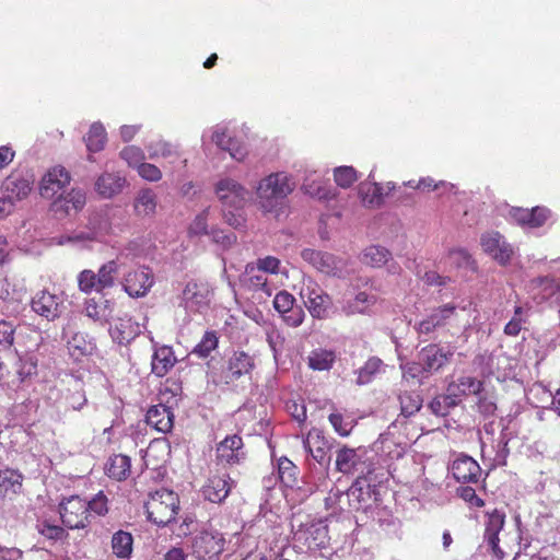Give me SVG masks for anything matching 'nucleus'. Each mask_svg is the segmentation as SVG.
I'll return each instance as SVG.
<instances>
[{"instance_id": "16", "label": "nucleus", "mask_w": 560, "mask_h": 560, "mask_svg": "<svg viewBox=\"0 0 560 560\" xmlns=\"http://www.w3.org/2000/svg\"><path fill=\"white\" fill-rule=\"evenodd\" d=\"M183 303L190 312H201L211 300V291L205 283L188 282L183 290Z\"/></svg>"}, {"instance_id": "9", "label": "nucleus", "mask_w": 560, "mask_h": 560, "mask_svg": "<svg viewBox=\"0 0 560 560\" xmlns=\"http://www.w3.org/2000/svg\"><path fill=\"white\" fill-rule=\"evenodd\" d=\"M246 457L244 443L237 434L228 435L215 448L217 463L223 466L240 464Z\"/></svg>"}, {"instance_id": "35", "label": "nucleus", "mask_w": 560, "mask_h": 560, "mask_svg": "<svg viewBox=\"0 0 560 560\" xmlns=\"http://www.w3.org/2000/svg\"><path fill=\"white\" fill-rule=\"evenodd\" d=\"M95 349L92 339L83 332H74L68 340V350L71 357L79 360L81 357L91 354Z\"/></svg>"}, {"instance_id": "34", "label": "nucleus", "mask_w": 560, "mask_h": 560, "mask_svg": "<svg viewBox=\"0 0 560 560\" xmlns=\"http://www.w3.org/2000/svg\"><path fill=\"white\" fill-rule=\"evenodd\" d=\"M22 481L23 476L15 469L0 470V495L8 497L19 493L22 489Z\"/></svg>"}, {"instance_id": "38", "label": "nucleus", "mask_w": 560, "mask_h": 560, "mask_svg": "<svg viewBox=\"0 0 560 560\" xmlns=\"http://www.w3.org/2000/svg\"><path fill=\"white\" fill-rule=\"evenodd\" d=\"M392 258L388 249L377 245L366 247L361 256L362 264L372 268H381L385 266Z\"/></svg>"}, {"instance_id": "62", "label": "nucleus", "mask_w": 560, "mask_h": 560, "mask_svg": "<svg viewBox=\"0 0 560 560\" xmlns=\"http://www.w3.org/2000/svg\"><path fill=\"white\" fill-rule=\"evenodd\" d=\"M138 174L141 178L148 182H159L162 178V172L161 170L151 163L143 162L142 164L138 165Z\"/></svg>"}, {"instance_id": "28", "label": "nucleus", "mask_w": 560, "mask_h": 560, "mask_svg": "<svg viewBox=\"0 0 560 560\" xmlns=\"http://www.w3.org/2000/svg\"><path fill=\"white\" fill-rule=\"evenodd\" d=\"M140 332V327L131 317H118L109 328L110 337L119 345L128 343Z\"/></svg>"}, {"instance_id": "15", "label": "nucleus", "mask_w": 560, "mask_h": 560, "mask_svg": "<svg viewBox=\"0 0 560 560\" xmlns=\"http://www.w3.org/2000/svg\"><path fill=\"white\" fill-rule=\"evenodd\" d=\"M454 352L450 349H443L438 345H429L424 347L418 354L421 361L422 370L427 374H432L447 364Z\"/></svg>"}, {"instance_id": "46", "label": "nucleus", "mask_w": 560, "mask_h": 560, "mask_svg": "<svg viewBox=\"0 0 560 560\" xmlns=\"http://www.w3.org/2000/svg\"><path fill=\"white\" fill-rule=\"evenodd\" d=\"M106 228H89L88 231L74 232L67 237L60 240V244L66 242L85 243L92 241H100L105 233Z\"/></svg>"}, {"instance_id": "26", "label": "nucleus", "mask_w": 560, "mask_h": 560, "mask_svg": "<svg viewBox=\"0 0 560 560\" xmlns=\"http://www.w3.org/2000/svg\"><path fill=\"white\" fill-rule=\"evenodd\" d=\"M145 420L147 423L156 431L167 433L173 428L174 413L171 411L170 407L159 404L149 408Z\"/></svg>"}, {"instance_id": "33", "label": "nucleus", "mask_w": 560, "mask_h": 560, "mask_svg": "<svg viewBox=\"0 0 560 560\" xmlns=\"http://www.w3.org/2000/svg\"><path fill=\"white\" fill-rule=\"evenodd\" d=\"M359 465H361V458L355 450L342 447L337 452L336 468L338 471L342 474L361 472Z\"/></svg>"}, {"instance_id": "32", "label": "nucleus", "mask_w": 560, "mask_h": 560, "mask_svg": "<svg viewBox=\"0 0 560 560\" xmlns=\"http://www.w3.org/2000/svg\"><path fill=\"white\" fill-rule=\"evenodd\" d=\"M337 359L331 349L316 348L307 355V365L313 371H329Z\"/></svg>"}, {"instance_id": "53", "label": "nucleus", "mask_w": 560, "mask_h": 560, "mask_svg": "<svg viewBox=\"0 0 560 560\" xmlns=\"http://www.w3.org/2000/svg\"><path fill=\"white\" fill-rule=\"evenodd\" d=\"M37 372V361L33 355H25L19 358L16 362V373L20 381L23 382Z\"/></svg>"}, {"instance_id": "44", "label": "nucleus", "mask_w": 560, "mask_h": 560, "mask_svg": "<svg viewBox=\"0 0 560 560\" xmlns=\"http://www.w3.org/2000/svg\"><path fill=\"white\" fill-rule=\"evenodd\" d=\"M118 272V264L116 260H109L101 268L98 269L96 276H97V283L98 288L101 289V292L104 289L112 288L115 283V278Z\"/></svg>"}, {"instance_id": "48", "label": "nucleus", "mask_w": 560, "mask_h": 560, "mask_svg": "<svg viewBox=\"0 0 560 560\" xmlns=\"http://www.w3.org/2000/svg\"><path fill=\"white\" fill-rule=\"evenodd\" d=\"M316 172L305 176L302 189L305 194L318 198V199H327L329 198L328 190L323 187L320 182L318 180V176H315Z\"/></svg>"}, {"instance_id": "22", "label": "nucleus", "mask_w": 560, "mask_h": 560, "mask_svg": "<svg viewBox=\"0 0 560 560\" xmlns=\"http://www.w3.org/2000/svg\"><path fill=\"white\" fill-rule=\"evenodd\" d=\"M70 174L62 166H55L47 172L40 183V195L52 198L70 183Z\"/></svg>"}, {"instance_id": "5", "label": "nucleus", "mask_w": 560, "mask_h": 560, "mask_svg": "<svg viewBox=\"0 0 560 560\" xmlns=\"http://www.w3.org/2000/svg\"><path fill=\"white\" fill-rule=\"evenodd\" d=\"M225 540L218 532L203 530L191 542L192 555L198 560H215L224 549Z\"/></svg>"}, {"instance_id": "24", "label": "nucleus", "mask_w": 560, "mask_h": 560, "mask_svg": "<svg viewBox=\"0 0 560 560\" xmlns=\"http://www.w3.org/2000/svg\"><path fill=\"white\" fill-rule=\"evenodd\" d=\"M126 185L125 176L119 173L104 172L96 178L94 188L102 198L109 199L120 194Z\"/></svg>"}, {"instance_id": "58", "label": "nucleus", "mask_w": 560, "mask_h": 560, "mask_svg": "<svg viewBox=\"0 0 560 560\" xmlns=\"http://www.w3.org/2000/svg\"><path fill=\"white\" fill-rule=\"evenodd\" d=\"M120 158L125 160L129 166L136 168L144 162V153L142 149L135 145L124 148L120 151Z\"/></svg>"}, {"instance_id": "64", "label": "nucleus", "mask_w": 560, "mask_h": 560, "mask_svg": "<svg viewBox=\"0 0 560 560\" xmlns=\"http://www.w3.org/2000/svg\"><path fill=\"white\" fill-rule=\"evenodd\" d=\"M283 320L291 327L300 326L305 317V313L301 306L293 305L288 313L281 315Z\"/></svg>"}, {"instance_id": "50", "label": "nucleus", "mask_w": 560, "mask_h": 560, "mask_svg": "<svg viewBox=\"0 0 560 560\" xmlns=\"http://www.w3.org/2000/svg\"><path fill=\"white\" fill-rule=\"evenodd\" d=\"M218 336L214 331H206L202 339L196 345L191 353L196 354L198 358L205 359L218 347Z\"/></svg>"}, {"instance_id": "45", "label": "nucleus", "mask_w": 560, "mask_h": 560, "mask_svg": "<svg viewBox=\"0 0 560 560\" xmlns=\"http://www.w3.org/2000/svg\"><path fill=\"white\" fill-rule=\"evenodd\" d=\"M458 406L455 399L446 390V394L434 397L429 404V408L435 416L445 417L450 410Z\"/></svg>"}, {"instance_id": "54", "label": "nucleus", "mask_w": 560, "mask_h": 560, "mask_svg": "<svg viewBox=\"0 0 560 560\" xmlns=\"http://www.w3.org/2000/svg\"><path fill=\"white\" fill-rule=\"evenodd\" d=\"M78 284L82 292L91 293L92 291L101 292L97 283V276L94 271L85 269L78 276Z\"/></svg>"}, {"instance_id": "39", "label": "nucleus", "mask_w": 560, "mask_h": 560, "mask_svg": "<svg viewBox=\"0 0 560 560\" xmlns=\"http://www.w3.org/2000/svg\"><path fill=\"white\" fill-rule=\"evenodd\" d=\"M383 369L384 363L380 358L368 359L364 365L355 372L358 374L357 384L361 386L371 383L377 374L383 372Z\"/></svg>"}, {"instance_id": "14", "label": "nucleus", "mask_w": 560, "mask_h": 560, "mask_svg": "<svg viewBox=\"0 0 560 560\" xmlns=\"http://www.w3.org/2000/svg\"><path fill=\"white\" fill-rule=\"evenodd\" d=\"M32 308L38 315L52 320L62 313L63 299L61 295L43 290L33 298Z\"/></svg>"}, {"instance_id": "41", "label": "nucleus", "mask_w": 560, "mask_h": 560, "mask_svg": "<svg viewBox=\"0 0 560 560\" xmlns=\"http://www.w3.org/2000/svg\"><path fill=\"white\" fill-rule=\"evenodd\" d=\"M132 535L125 530L116 532L112 537L113 552L121 559L130 557L132 552Z\"/></svg>"}, {"instance_id": "63", "label": "nucleus", "mask_w": 560, "mask_h": 560, "mask_svg": "<svg viewBox=\"0 0 560 560\" xmlns=\"http://www.w3.org/2000/svg\"><path fill=\"white\" fill-rule=\"evenodd\" d=\"M14 326L10 322L0 320V347L9 348L14 341Z\"/></svg>"}, {"instance_id": "18", "label": "nucleus", "mask_w": 560, "mask_h": 560, "mask_svg": "<svg viewBox=\"0 0 560 560\" xmlns=\"http://www.w3.org/2000/svg\"><path fill=\"white\" fill-rule=\"evenodd\" d=\"M481 246L483 250L492 256L500 264H506L512 254L513 248L508 244L504 237L498 232H489L481 236Z\"/></svg>"}, {"instance_id": "29", "label": "nucleus", "mask_w": 560, "mask_h": 560, "mask_svg": "<svg viewBox=\"0 0 560 560\" xmlns=\"http://www.w3.org/2000/svg\"><path fill=\"white\" fill-rule=\"evenodd\" d=\"M377 298L368 294L364 291L358 292L353 298L340 302L341 311L345 315L368 314L369 310L375 305Z\"/></svg>"}, {"instance_id": "7", "label": "nucleus", "mask_w": 560, "mask_h": 560, "mask_svg": "<svg viewBox=\"0 0 560 560\" xmlns=\"http://www.w3.org/2000/svg\"><path fill=\"white\" fill-rule=\"evenodd\" d=\"M60 517L67 527L83 528L89 523L88 502L78 495H72L60 503Z\"/></svg>"}, {"instance_id": "13", "label": "nucleus", "mask_w": 560, "mask_h": 560, "mask_svg": "<svg viewBox=\"0 0 560 560\" xmlns=\"http://www.w3.org/2000/svg\"><path fill=\"white\" fill-rule=\"evenodd\" d=\"M301 295L311 315L316 318H325L331 306V298L317 284L307 285L302 289Z\"/></svg>"}, {"instance_id": "36", "label": "nucleus", "mask_w": 560, "mask_h": 560, "mask_svg": "<svg viewBox=\"0 0 560 560\" xmlns=\"http://www.w3.org/2000/svg\"><path fill=\"white\" fill-rule=\"evenodd\" d=\"M130 458L122 454L109 457L105 470L108 477L116 480H124L130 475Z\"/></svg>"}, {"instance_id": "6", "label": "nucleus", "mask_w": 560, "mask_h": 560, "mask_svg": "<svg viewBox=\"0 0 560 560\" xmlns=\"http://www.w3.org/2000/svg\"><path fill=\"white\" fill-rule=\"evenodd\" d=\"M459 314L457 307L454 304H445L433 308L425 318L420 320L416 329L419 334L429 335L435 331L438 328L458 324Z\"/></svg>"}, {"instance_id": "23", "label": "nucleus", "mask_w": 560, "mask_h": 560, "mask_svg": "<svg viewBox=\"0 0 560 560\" xmlns=\"http://www.w3.org/2000/svg\"><path fill=\"white\" fill-rule=\"evenodd\" d=\"M482 387L483 382L481 380L469 375H462L447 385V392L459 405L464 397L480 394Z\"/></svg>"}, {"instance_id": "27", "label": "nucleus", "mask_w": 560, "mask_h": 560, "mask_svg": "<svg viewBox=\"0 0 560 560\" xmlns=\"http://www.w3.org/2000/svg\"><path fill=\"white\" fill-rule=\"evenodd\" d=\"M33 180L31 176L21 173H12L3 183V188L8 197L14 202L25 198L32 189Z\"/></svg>"}, {"instance_id": "20", "label": "nucleus", "mask_w": 560, "mask_h": 560, "mask_svg": "<svg viewBox=\"0 0 560 560\" xmlns=\"http://www.w3.org/2000/svg\"><path fill=\"white\" fill-rule=\"evenodd\" d=\"M85 194L80 189H72L60 195L51 205V210L59 217L70 215L80 211L85 205Z\"/></svg>"}, {"instance_id": "31", "label": "nucleus", "mask_w": 560, "mask_h": 560, "mask_svg": "<svg viewBox=\"0 0 560 560\" xmlns=\"http://www.w3.org/2000/svg\"><path fill=\"white\" fill-rule=\"evenodd\" d=\"M158 208V195L152 188L140 189L133 200V210L138 217H153Z\"/></svg>"}, {"instance_id": "57", "label": "nucleus", "mask_w": 560, "mask_h": 560, "mask_svg": "<svg viewBox=\"0 0 560 560\" xmlns=\"http://www.w3.org/2000/svg\"><path fill=\"white\" fill-rule=\"evenodd\" d=\"M85 314L95 323L104 325L108 320V314L105 306L97 305L94 300H89L85 303Z\"/></svg>"}, {"instance_id": "37", "label": "nucleus", "mask_w": 560, "mask_h": 560, "mask_svg": "<svg viewBox=\"0 0 560 560\" xmlns=\"http://www.w3.org/2000/svg\"><path fill=\"white\" fill-rule=\"evenodd\" d=\"M147 151L149 153V158L154 159H165L170 160L173 163L175 160L179 158V152L177 147L165 141V140H155L145 145Z\"/></svg>"}, {"instance_id": "21", "label": "nucleus", "mask_w": 560, "mask_h": 560, "mask_svg": "<svg viewBox=\"0 0 560 560\" xmlns=\"http://www.w3.org/2000/svg\"><path fill=\"white\" fill-rule=\"evenodd\" d=\"M454 478L459 482H478L481 476L479 464L470 456L459 455L451 466Z\"/></svg>"}, {"instance_id": "61", "label": "nucleus", "mask_w": 560, "mask_h": 560, "mask_svg": "<svg viewBox=\"0 0 560 560\" xmlns=\"http://www.w3.org/2000/svg\"><path fill=\"white\" fill-rule=\"evenodd\" d=\"M211 141L214 142L221 150L226 149L229 143H234V138L225 127L217 126L211 130Z\"/></svg>"}, {"instance_id": "4", "label": "nucleus", "mask_w": 560, "mask_h": 560, "mask_svg": "<svg viewBox=\"0 0 560 560\" xmlns=\"http://www.w3.org/2000/svg\"><path fill=\"white\" fill-rule=\"evenodd\" d=\"M243 289L250 294V299L256 303H262L270 298L275 291V287L268 278L257 271L254 265L248 264L245 272L241 278Z\"/></svg>"}, {"instance_id": "40", "label": "nucleus", "mask_w": 560, "mask_h": 560, "mask_svg": "<svg viewBox=\"0 0 560 560\" xmlns=\"http://www.w3.org/2000/svg\"><path fill=\"white\" fill-rule=\"evenodd\" d=\"M359 196L369 207H377L383 201V188L377 183L363 182L359 186Z\"/></svg>"}, {"instance_id": "30", "label": "nucleus", "mask_w": 560, "mask_h": 560, "mask_svg": "<svg viewBox=\"0 0 560 560\" xmlns=\"http://www.w3.org/2000/svg\"><path fill=\"white\" fill-rule=\"evenodd\" d=\"M177 359L171 347H159L155 349L152 355V373L159 377H162L168 373V371L175 365Z\"/></svg>"}, {"instance_id": "2", "label": "nucleus", "mask_w": 560, "mask_h": 560, "mask_svg": "<svg viewBox=\"0 0 560 560\" xmlns=\"http://www.w3.org/2000/svg\"><path fill=\"white\" fill-rule=\"evenodd\" d=\"M178 509V495L174 491L165 488L150 493L145 502L149 520L159 526H165L175 521Z\"/></svg>"}, {"instance_id": "43", "label": "nucleus", "mask_w": 560, "mask_h": 560, "mask_svg": "<svg viewBox=\"0 0 560 560\" xmlns=\"http://www.w3.org/2000/svg\"><path fill=\"white\" fill-rule=\"evenodd\" d=\"M85 142L90 152L103 150L106 142V131L103 125L98 122L93 124L89 130Z\"/></svg>"}, {"instance_id": "25", "label": "nucleus", "mask_w": 560, "mask_h": 560, "mask_svg": "<svg viewBox=\"0 0 560 560\" xmlns=\"http://www.w3.org/2000/svg\"><path fill=\"white\" fill-rule=\"evenodd\" d=\"M504 522L505 514L503 512L493 510L491 513H488L485 540L498 558L503 556V551L499 547V533L503 528Z\"/></svg>"}, {"instance_id": "55", "label": "nucleus", "mask_w": 560, "mask_h": 560, "mask_svg": "<svg viewBox=\"0 0 560 560\" xmlns=\"http://www.w3.org/2000/svg\"><path fill=\"white\" fill-rule=\"evenodd\" d=\"M335 182L342 188L350 187L357 179V172L351 166H339L334 172Z\"/></svg>"}, {"instance_id": "12", "label": "nucleus", "mask_w": 560, "mask_h": 560, "mask_svg": "<svg viewBox=\"0 0 560 560\" xmlns=\"http://www.w3.org/2000/svg\"><path fill=\"white\" fill-rule=\"evenodd\" d=\"M374 468L372 465H369L366 471H361V475L353 481L351 487L347 491V495L350 501V505L354 509L359 510L363 508L368 501L371 499L373 488L372 478Z\"/></svg>"}, {"instance_id": "56", "label": "nucleus", "mask_w": 560, "mask_h": 560, "mask_svg": "<svg viewBox=\"0 0 560 560\" xmlns=\"http://www.w3.org/2000/svg\"><path fill=\"white\" fill-rule=\"evenodd\" d=\"M253 265L257 271H260L264 275H278L280 272L281 261L275 256H266L258 258Z\"/></svg>"}, {"instance_id": "49", "label": "nucleus", "mask_w": 560, "mask_h": 560, "mask_svg": "<svg viewBox=\"0 0 560 560\" xmlns=\"http://www.w3.org/2000/svg\"><path fill=\"white\" fill-rule=\"evenodd\" d=\"M278 474L281 482L287 487H293L296 483V466L287 457H282L278 463Z\"/></svg>"}, {"instance_id": "47", "label": "nucleus", "mask_w": 560, "mask_h": 560, "mask_svg": "<svg viewBox=\"0 0 560 560\" xmlns=\"http://www.w3.org/2000/svg\"><path fill=\"white\" fill-rule=\"evenodd\" d=\"M401 415L410 417L422 407V398L417 393L405 392L399 396Z\"/></svg>"}, {"instance_id": "17", "label": "nucleus", "mask_w": 560, "mask_h": 560, "mask_svg": "<svg viewBox=\"0 0 560 560\" xmlns=\"http://www.w3.org/2000/svg\"><path fill=\"white\" fill-rule=\"evenodd\" d=\"M232 487L233 480L229 474H214L208 478L202 487V495L210 502L220 503L226 499Z\"/></svg>"}, {"instance_id": "60", "label": "nucleus", "mask_w": 560, "mask_h": 560, "mask_svg": "<svg viewBox=\"0 0 560 560\" xmlns=\"http://www.w3.org/2000/svg\"><path fill=\"white\" fill-rule=\"evenodd\" d=\"M294 302L295 299L291 293L287 291H280L273 299V306L278 313L283 315L284 313H288V311L294 305Z\"/></svg>"}, {"instance_id": "19", "label": "nucleus", "mask_w": 560, "mask_h": 560, "mask_svg": "<svg viewBox=\"0 0 560 560\" xmlns=\"http://www.w3.org/2000/svg\"><path fill=\"white\" fill-rule=\"evenodd\" d=\"M254 368V361L250 355L241 351L235 352L228 361V366L222 371V378L225 384H230L241 376L249 374Z\"/></svg>"}, {"instance_id": "11", "label": "nucleus", "mask_w": 560, "mask_h": 560, "mask_svg": "<svg viewBox=\"0 0 560 560\" xmlns=\"http://www.w3.org/2000/svg\"><path fill=\"white\" fill-rule=\"evenodd\" d=\"M215 194L224 206L242 208L249 197V191L232 178H223L215 186Z\"/></svg>"}, {"instance_id": "10", "label": "nucleus", "mask_w": 560, "mask_h": 560, "mask_svg": "<svg viewBox=\"0 0 560 560\" xmlns=\"http://www.w3.org/2000/svg\"><path fill=\"white\" fill-rule=\"evenodd\" d=\"M154 283L153 272L147 267H139L125 275L122 287L131 298L147 295Z\"/></svg>"}, {"instance_id": "42", "label": "nucleus", "mask_w": 560, "mask_h": 560, "mask_svg": "<svg viewBox=\"0 0 560 560\" xmlns=\"http://www.w3.org/2000/svg\"><path fill=\"white\" fill-rule=\"evenodd\" d=\"M209 215L210 207L205 208L201 212L195 215L187 230L190 238L210 235L211 229H209Z\"/></svg>"}, {"instance_id": "51", "label": "nucleus", "mask_w": 560, "mask_h": 560, "mask_svg": "<svg viewBox=\"0 0 560 560\" xmlns=\"http://www.w3.org/2000/svg\"><path fill=\"white\" fill-rule=\"evenodd\" d=\"M209 236L211 237V241L222 250L232 248L237 242V236L235 233L226 232L219 228H211Z\"/></svg>"}, {"instance_id": "3", "label": "nucleus", "mask_w": 560, "mask_h": 560, "mask_svg": "<svg viewBox=\"0 0 560 560\" xmlns=\"http://www.w3.org/2000/svg\"><path fill=\"white\" fill-rule=\"evenodd\" d=\"M301 256L316 270L328 277L345 279L352 272V264L349 259L330 253L305 248L301 252Z\"/></svg>"}, {"instance_id": "59", "label": "nucleus", "mask_w": 560, "mask_h": 560, "mask_svg": "<svg viewBox=\"0 0 560 560\" xmlns=\"http://www.w3.org/2000/svg\"><path fill=\"white\" fill-rule=\"evenodd\" d=\"M523 314H524L523 307L516 306L514 310L513 317L504 327L505 335L515 337L520 334V331L522 329V325L524 323Z\"/></svg>"}, {"instance_id": "52", "label": "nucleus", "mask_w": 560, "mask_h": 560, "mask_svg": "<svg viewBox=\"0 0 560 560\" xmlns=\"http://www.w3.org/2000/svg\"><path fill=\"white\" fill-rule=\"evenodd\" d=\"M477 397V409L478 412L481 413L483 417H491L497 411V399L495 396L491 393H488L485 389V386L482 387V392L480 394L476 395Z\"/></svg>"}, {"instance_id": "8", "label": "nucleus", "mask_w": 560, "mask_h": 560, "mask_svg": "<svg viewBox=\"0 0 560 560\" xmlns=\"http://www.w3.org/2000/svg\"><path fill=\"white\" fill-rule=\"evenodd\" d=\"M294 539L310 550L322 549L328 542V528L322 522L301 524L294 532Z\"/></svg>"}, {"instance_id": "1", "label": "nucleus", "mask_w": 560, "mask_h": 560, "mask_svg": "<svg viewBox=\"0 0 560 560\" xmlns=\"http://www.w3.org/2000/svg\"><path fill=\"white\" fill-rule=\"evenodd\" d=\"M295 182L284 172L262 178L256 188V202L264 213L278 214L285 198L294 190Z\"/></svg>"}]
</instances>
